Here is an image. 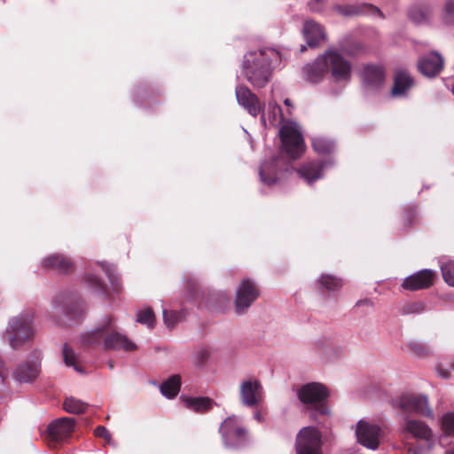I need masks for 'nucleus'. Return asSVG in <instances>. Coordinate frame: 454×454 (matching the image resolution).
Wrapping results in <instances>:
<instances>
[{
  "label": "nucleus",
  "mask_w": 454,
  "mask_h": 454,
  "mask_svg": "<svg viewBox=\"0 0 454 454\" xmlns=\"http://www.w3.org/2000/svg\"><path fill=\"white\" fill-rule=\"evenodd\" d=\"M433 8L431 4L427 3L413 4L408 12L409 18L416 24H425L429 21L432 17Z\"/></svg>",
  "instance_id": "c756f323"
},
{
  "label": "nucleus",
  "mask_w": 454,
  "mask_h": 454,
  "mask_svg": "<svg viewBox=\"0 0 454 454\" xmlns=\"http://www.w3.org/2000/svg\"><path fill=\"white\" fill-rule=\"evenodd\" d=\"M210 351L207 348H200L197 349L193 356V363L196 366H202L206 361L210 357Z\"/></svg>",
  "instance_id": "49530a36"
},
{
  "label": "nucleus",
  "mask_w": 454,
  "mask_h": 454,
  "mask_svg": "<svg viewBox=\"0 0 454 454\" xmlns=\"http://www.w3.org/2000/svg\"><path fill=\"white\" fill-rule=\"evenodd\" d=\"M297 395L301 403L306 405L308 409L321 415L329 413V409L325 404L328 390L323 384L318 382L307 383L299 388Z\"/></svg>",
  "instance_id": "20e7f679"
},
{
  "label": "nucleus",
  "mask_w": 454,
  "mask_h": 454,
  "mask_svg": "<svg viewBox=\"0 0 454 454\" xmlns=\"http://www.w3.org/2000/svg\"><path fill=\"white\" fill-rule=\"evenodd\" d=\"M62 354L64 362L67 366H72L78 372H83V370L76 363L74 351L67 344L63 346Z\"/></svg>",
  "instance_id": "58836bf2"
},
{
  "label": "nucleus",
  "mask_w": 454,
  "mask_h": 454,
  "mask_svg": "<svg viewBox=\"0 0 454 454\" xmlns=\"http://www.w3.org/2000/svg\"><path fill=\"white\" fill-rule=\"evenodd\" d=\"M83 345H102L106 350L132 351L137 345L125 334L118 332L114 318L111 316L103 317L95 329L82 335Z\"/></svg>",
  "instance_id": "f03ea898"
},
{
  "label": "nucleus",
  "mask_w": 454,
  "mask_h": 454,
  "mask_svg": "<svg viewBox=\"0 0 454 454\" xmlns=\"http://www.w3.org/2000/svg\"><path fill=\"white\" fill-rule=\"evenodd\" d=\"M180 402L185 408L198 413H203L211 410L215 404L211 398L205 396L181 395Z\"/></svg>",
  "instance_id": "393cba45"
},
{
  "label": "nucleus",
  "mask_w": 454,
  "mask_h": 454,
  "mask_svg": "<svg viewBox=\"0 0 454 454\" xmlns=\"http://www.w3.org/2000/svg\"><path fill=\"white\" fill-rule=\"evenodd\" d=\"M107 364H108L109 369L113 370L114 369V363L112 361H109Z\"/></svg>",
  "instance_id": "5fc2aeb1"
},
{
  "label": "nucleus",
  "mask_w": 454,
  "mask_h": 454,
  "mask_svg": "<svg viewBox=\"0 0 454 454\" xmlns=\"http://www.w3.org/2000/svg\"><path fill=\"white\" fill-rule=\"evenodd\" d=\"M402 348L417 357H425L433 353V349L428 344L416 339L405 342Z\"/></svg>",
  "instance_id": "7c9ffc66"
},
{
  "label": "nucleus",
  "mask_w": 454,
  "mask_h": 454,
  "mask_svg": "<svg viewBox=\"0 0 454 454\" xmlns=\"http://www.w3.org/2000/svg\"><path fill=\"white\" fill-rule=\"evenodd\" d=\"M445 454H454V448L448 450Z\"/></svg>",
  "instance_id": "6e6d98bb"
},
{
  "label": "nucleus",
  "mask_w": 454,
  "mask_h": 454,
  "mask_svg": "<svg viewBox=\"0 0 454 454\" xmlns=\"http://www.w3.org/2000/svg\"><path fill=\"white\" fill-rule=\"evenodd\" d=\"M285 105L287 106H291V100L286 98L285 101H284Z\"/></svg>",
  "instance_id": "864d4df0"
},
{
  "label": "nucleus",
  "mask_w": 454,
  "mask_h": 454,
  "mask_svg": "<svg viewBox=\"0 0 454 454\" xmlns=\"http://www.w3.org/2000/svg\"><path fill=\"white\" fill-rule=\"evenodd\" d=\"M333 162L330 160L321 161L314 160L304 163L298 169L297 173L300 177L304 179L308 184H312L315 181L322 178L324 170L332 166Z\"/></svg>",
  "instance_id": "aec40b11"
},
{
  "label": "nucleus",
  "mask_w": 454,
  "mask_h": 454,
  "mask_svg": "<svg viewBox=\"0 0 454 454\" xmlns=\"http://www.w3.org/2000/svg\"><path fill=\"white\" fill-rule=\"evenodd\" d=\"M280 60V53L273 48L248 51L243 57L241 75L254 88H263L270 82L272 69Z\"/></svg>",
  "instance_id": "f257e3e1"
},
{
  "label": "nucleus",
  "mask_w": 454,
  "mask_h": 454,
  "mask_svg": "<svg viewBox=\"0 0 454 454\" xmlns=\"http://www.w3.org/2000/svg\"><path fill=\"white\" fill-rule=\"evenodd\" d=\"M443 59L437 51H432L424 55L418 62L419 72L429 78L437 76L443 69Z\"/></svg>",
  "instance_id": "a211bd4d"
},
{
  "label": "nucleus",
  "mask_w": 454,
  "mask_h": 454,
  "mask_svg": "<svg viewBox=\"0 0 454 454\" xmlns=\"http://www.w3.org/2000/svg\"><path fill=\"white\" fill-rule=\"evenodd\" d=\"M303 35L310 47L317 46L325 39L323 27L314 20H307L303 25Z\"/></svg>",
  "instance_id": "bb28decb"
},
{
  "label": "nucleus",
  "mask_w": 454,
  "mask_h": 454,
  "mask_svg": "<svg viewBox=\"0 0 454 454\" xmlns=\"http://www.w3.org/2000/svg\"><path fill=\"white\" fill-rule=\"evenodd\" d=\"M317 288L321 291H336L342 286V280L333 275L323 274L315 283Z\"/></svg>",
  "instance_id": "2f4dec72"
},
{
  "label": "nucleus",
  "mask_w": 454,
  "mask_h": 454,
  "mask_svg": "<svg viewBox=\"0 0 454 454\" xmlns=\"http://www.w3.org/2000/svg\"><path fill=\"white\" fill-rule=\"evenodd\" d=\"M289 164L282 157H272L262 161L259 168L262 184L270 186L280 181Z\"/></svg>",
  "instance_id": "ddd939ff"
},
{
  "label": "nucleus",
  "mask_w": 454,
  "mask_h": 454,
  "mask_svg": "<svg viewBox=\"0 0 454 454\" xmlns=\"http://www.w3.org/2000/svg\"><path fill=\"white\" fill-rule=\"evenodd\" d=\"M355 433L357 442L371 450H378L384 438L382 428L378 424L364 419L356 423Z\"/></svg>",
  "instance_id": "9d476101"
},
{
  "label": "nucleus",
  "mask_w": 454,
  "mask_h": 454,
  "mask_svg": "<svg viewBox=\"0 0 454 454\" xmlns=\"http://www.w3.org/2000/svg\"><path fill=\"white\" fill-rule=\"evenodd\" d=\"M403 431L410 434L412 437L426 442L425 446L409 447V453L427 454L433 449L434 445L433 432L424 421L408 419L403 423Z\"/></svg>",
  "instance_id": "1a4fd4ad"
},
{
  "label": "nucleus",
  "mask_w": 454,
  "mask_h": 454,
  "mask_svg": "<svg viewBox=\"0 0 454 454\" xmlns=\"http://www.w3.org/2000/svg\"><path fill=\"white\" fill-rule=\"evenodd\" d=\"M321 56L334 82L348 83L351 80L352 65L337 49L329 48Z\"/></svg>",
  "instance_id": "39448f33"
},
{
  "label": "nucleus",
  "mask_w": 454,
  "mask_h": 454,
  "mask_svg": "<svg viewBox=\"0 0 454 454\" xmlns=\"http://www.w3.org/2000/svg\"><path fill=\"white\" fill-rule=\"evenodd\" d=\"M63 406L67 412L73 414L82 413L88 408V404L74 397H67Z\"/></svg>",
  "instance_id": "c9c22d12"
},
{
  "label": "nucleus",
  "mask_w": 454,
  "mask_h": 454,
  "mask_svg": "<svg viewBox=\"0 0 454 454\" xmlns=\"http://www.w3.org/2000/svg\"><path fill=\"white\" fill-rule=\"evenodd\" d=\"M39 374L38 362H26L20 364L13 372L15 380L20 383H27L35 380Z\"/></svg>",
  "instance_id": "c85d7f7f"
},
{
  "label": "nucleus",
  "mask_w": 454,
  "mask_h": 454,
  "mask_svg": "<svg viewBox=\"0 0 454 454\" xmlns=\"http://www.w3.org/2000/svg\"><path fill=\"white\" fill-rule=\"evenodd\" d=\"M75 421L72 418H60L47 427V438L52 442H60L67 439L74 428Z\"/></svg>",
  "instance_id": "dca6fc26"
},
{
  "label": "nucleus",
  "mask_w": 454,
  "mask_h": 454,
  "mask_svg": "<svg viewBox=\"0 0 454 454\" xmlns=\"http://www.w3.org/2000/svg\"><path fill=\"white\" fill-rule=\"evenodd\" d=\"M238 104L242 106L253 117L262 113V104L259 98L252 90L244 85H238L235 90Z\"/></svg>",
  "instance_id": "f3484780"
},
{
  "label": "nucleus",
  "mask_w": 454,
  "mask_h": 454,
  "mask_svg": "<svg viewBox=\"0 0 454 454\" xmlns=\"http://www.w3.org/2000/svg\"><path fill=\"white\" fill-rule=\"evenodd\" d=\"M137 322L145 325L148 328H153L155 317L151 308H145L137 313Z\"/></svg>",
  "instance_id": "e433bc0d"
},
{
  "label": "nucleus",
  "mask_w": 454,
  "mask_h": 454,
  "mask_svg": "<svg viewBox=\"0 0 454 454\" xmlns=\"http://www.w3.org/2000/svg\"><path fill=\"white\" fill-rule=\"evenodd\" d=\"M441 19L445 25L454 27V0H446L442 7Z\"/></svg>",
  "instance_id": "4c0bfd02"
},
{
  "label": "nucleus",
  "mask_w": 454,
  "mask_h": 454,
  "mask_svg": "<svg viewBox=\"0 0 454 454\" xmlns=\"http://www.w3.org/2000/svg\"><path fill=\"white\" fill-rule=\"evenodd\" d=\"M413 86V79L406 69H397L394 78V86L391 90L393 97H403Z\"/></svg>",
  "instance_id": "b1692460"
},
{
  "label": "nucleus",
  "mask_w": 454,
  "mask_h": 454,
  "mask_svg": "<svg viewBox=\"0 0 454 454\" xmlns=\"http://www.w3.org/2000/svg\"><path fill=\"white\" fill-rule=\"evenodd\" d=\"M94 433L96 436L105 438L107 442H111V434L105 427L98 426Z\"/></svg>",
  "instance_id": "09e8293b"
},
{
  "label": "nucleus",
  "mask_w": 454,
  "mask_h": 454,
  "mask_svg": "<svg viewBox=\"0 0 454 454\" xmlns=\"http://www.w3.org/2000/svg\"><path fill=\"white\" fill-rule=\"evenodd\" d=\"M436 372H437V373H438L441 377H442V378H444V379H447V378H449V377H450V372H449L448 371H445V370H442V369H440V368H439V366H437V367H436Z\"/></svg>",
  "instance_id": "3c124183"
},
{
  "label": "nucleus",
  "mask_w": 454,
  "mask_h": 454,
  "mask_svg": "<svg viewBox=\"0 0 454 454\" xmlns=\"http://www.w3.org/2000/svg\"><path fill=\"white\" fill-rule=\"evenodd\" d=\"M325 73L327 72L321 55L313 63L307 64L302 69L303 78L311 83L319 82Z\"/></svg>",
  "instance_id": "a878e982"
},
{
  "label": "nucleus",
  "mask_w": 454,
  "mask_h": 454,
  "mask_svg": "<svg viewBox=\"0 0 454 454\" xmlns=\"http://www.w3.org/2000/svg\"><path fill=\"white\" fill-rule=\"evenodd\" d=\"M86 282L88 283L89 286L94 290V292L103 296L106 295L103 281L99 278L92 274H88L86 275Z\"/></svg>",
  "instance_id": "79ce46f5"
},
{
  "label": "nucleus",
  "mask_w": 454,
  "mask_h": 454,
  "mask_svg": "<svg viewBox=\"0 0 454 454\" xmlns=\"http://www.w3.org/2000/svg\"><path fill=\"white\" fill-rule=\"evenodd\" d=\"M312 147L314 151L318 154H327L334 150L335 145L333 141L323 137H314L312 139Z\"/></svg>",
  "instance_id": "f704fd0d"
},
{
  "label": "nucleus",
  "mask_w": 454,
  "mask_h": 454,
  "mask_svg": "<svg viewBox=\"0 0 454 454\" xmlns=\"http://www.w3.org/2000/svg\"><path fill=\"white\" fill-rule=\"evenodd\" d=\"M300 51H301V52H302V51H306V46L301 45V50H300Z\"/></svg>",
  "instance_id": "4d7b16f0"
},
{
  "label": "nucleus",
  "mask_w": 454,
  "mask_h": 454,
  "mask_svg": "<svg viewBox=\"0 0 454 454\" xmlns=\"http://www.w3.org/2000/svg\"><path fill=\"white\" fill-rule=\"evenodd\" d=\"M263 387L256 379L243 380L239 386V398L241 403L249 408L256 407L262 401Z\"/></svg>",
  "instance_id": "2eb2a0df"
},
{
  "label": "nucleus",
  "mask_w": 454,
  "mask_h": 454,
  "mask_svg": "<svg viewBox=\"0 0 454 454\" xmlns=\"http://www.w3.org/2000/svg\"><path fill=\"white\" fill-rule=\"evenodd\" d=\"M181 319V312L163 310V320L168 328H173Z\"/></svg>",
  "instance_id": "c03bdc74"
},
{
  "label": "nucleus",
  "mask_w": 454,
  "mask_h": 454,
  "mask_svg": "<svg viewBox=\"0 0 454 454\" xmlns=\"http://www.w3.org/2000/svg\"><path fill=\"white\" fill-rule=\"evenodd\" d=\"M223 444L228 449L243 447L249 442L248 431L239 424V419L235 416L226 418L219 427Z\"/></svg>",
  "instance_id": "423d86ee"
},
{
  "label": "nucleus",
  "mask_w": 454,
  "mask_h": 454,
  "mask_svg": "<svg viewBox=\"0 0 454 454\" xmlns=\"http://www.w3.org/2000/svg\"><path fill=\"white\" fill-rule=\"evenodd\" d=\"M100 266L106 275L107 276L109 281L111 282L112 288L114 291H118L120 288V285L118 284V279L115 275V269L113 265H109L106 262H100Z\"/></svg>",
  "instance_id": "a19ab883"
},
{
  "label": "nucleus",
  "mask_w": 454,
  "mask_h": 454,
  "mask_svg": "<svg viewBox=\"0 0 454 454\" xmlns=\"http://www.w3.org/2000/svg\"><path fill=\"white\" fill-rule=\"evenodd\" d=\"M435 272L432 270H421L403 280L402 287L410 291L425 289L432 286Z\"/></svg>",
  "instance_id": "6ab92c4d"
},
{
  "label": "nucleus",
  "mask_w": 454,
  "mask_h": 454,
  "mask_svg": "<svg viewBox=\"0 0 454 454\" xmlns=\"http://www.w3.org/2000/svg\"><path fill=\"white\" fill-rule=\"evenodd\" d=\"M43 268L47 270H54L60 273H68L73 270L72 261L60 254H53L45 256L41 261Z\"/></svg>",
  "instance_id": "5701e85b"
},
{
  "label": "nucleus",
  "mask_w": 454,
  "mask_h": 454,
  "mask_svg": "<svg viewBox=\"0 0 454 454\" xmlns=\"http://www.w3.org/2000/svg\"><path fill=\"white\" fill-rule=\"evenodd\" d=\"M278 135L284 151L294 160L298 159L305 151V145L299 125L288 121L281 126Z\"/></svg>",
  "instance_id": "0eeeda50"
},
{
  "label": "nucleus",
  "mask_w": 454,
  "mask_h": 454,
  "mask_svg": "<svg viewBox=\"0 0 454 454\" xmlns=\"http://www.w3.org/2000/svg\"><path fill=\"white\" fill-rule=\"evenodd\" d=\"M356 307H360V306L372 307V301L369 299L359 300L356 301Z\"/></svg>",
  "instance_id": "8fccbe9b"
},
{
  "label": "nucleus",
  "mask_w": 454,
  "mask_h": 454,
  "mask_svg": "<svg viewBox=\"0 0 454 454\" xmlns=\"http://www.w3.org/2000/svg\"><path fill=\"white\" fill-rule=\"evenodd\" d=\"M426 309V304L422 301L412 302L404 305L401 309L402 315L419 314Z\"/></svg>",
  "instance_id": "37998d69"
},
{
  "label": "nucleus",
  "mask_w": 454,
  "mask_h": 454,
  "mask_svg": "<svg viewBox=\"0 0 454 454\" xmlns=\"http://www.w3.org/2000/svg\"><path fill=\"white\" fill-rule=\"evenodd\" d=\"M333 11L347 18L370 12L372 15H378L384 19V15L379 8L367 4H336L333 6Z\"/></svg>",
  "instance_id": "412c9836"
},
{
  "label": "nucleus",
  "mask_w": 454,
  "mask_h": 454,
  "mask_svg": "<svg viewBox=\"0 0 454 454\" xmlns=\"http://www.w3.org/2000/svg\"><path fill=\"white\" fill-rule=\"evenodd\" d=\"M296 454H323L322 434L314 427H305L296 436Z\"/></svg>",
  "instance_id": "f8f14e48"
},
{
  "label": "nucleus",
  "mask_w": 454,
  "mask_h": 454,
  "mask_svg": "<svg viewBox=\"0 0 454 454\" xmlns=\"http://www.w3.org/2000/svg\"><path fill=\"white\" fill-rule=\"evenodd\" d=\"M442 428L445 434L454 435V412H448L442 416Z\"/></svg>",
  "instance_id": "a18cd8bd"
},
{
  "label": "nucleus",
  "mask_w": 454,
  "mask_h": 454,
  "mask_svg": "<svg viewBox=\"0 0 454 454\" xmlns=\"http://www.w3.org/2000/svg\"><path fill=\"white\" fill-rule=\"evenodd\" d=\"M392 405L405 413H415L427 418L434 417V412L428 406L427 397L423 395H402L392 400Z\"/></svg>",
  "instance_id": "9b49d317"
},
{
  "label": "nucleus",
  "mask_w": 454,
  "mask_h": 454,
  "mask_svg": "<svg viewBox=\"0 0 454 454\" xmlns=\"http://www.w3.org/2000/svg\"><path fill=\"white\" fill-rule=\"evenodd\" d=\"M364 86L370 90L380 89L385 81V72L381 66L368 65L362 72Z\"/></svg>",
  "instance_id": "4be33fe9"
},
{
  "label": "nucleus",
  "mask_w": 454,
  "mask_h": 454,
  "mask_svg": "<svg viewBox=\"0 0 454 454\" xmlns=\"http://www.w3.org/2000/svg\"><path fill=\"white\" fill-rule=\"evenodd\" d=\"M315 350L320 354L331 357L334 348V342L330 336H320L313 340L312 343Z\"/></svg>",
  "instance_id": "72a5a7b5"
},
{
  "label": "nucleus",
  "mask_w": 454,
  "mask_h": 454,
  "mask_svg": "<svg viewBox=\"0 0 454 454\" xmlns=\"http://www.w3.org/2000/svg\"><path fill=\"white\" fill-rule=\"evenodd\" d=\"M260 295L256 285L249 278L243 279L236 289L235 311L243 314L252 306Z\"/></svg>",
  "instance_id": "4468645a"
},
{
  "label": "nucleus",
  "mask_w": 454,
  "mask_h": 454,
  "mask_svg": "<svg viewBox=\"0 0 454 454\" xmlns=\"http://www.w3.org/2000/svg\"><path fill=\"white\" fill-rule=\"evenodd\" d=\"M35 333L34 312L26 309L9 318L7 326L2 333V340L12 349L17 350L31 341Z\"/></svg>",
  "instance_id": "7ed1b4c3"
},
{
  "label": "nucleus",
  "mask_w": 454,
  "mask_h": 454,
  "mask_svg": "<svg viewBox=\"0 0 454 454\" xmlns=\"http://www.w3.org/2000/svg\"><path fill=\"white\" fill-rule=\"evenodd\" d=\"M180 386V377L178 375H173L161 384L160 392L164 396L173 398L178 394Z\"/></svg>",
  "instance_id": "473e14b6"
},
{
  "label": "nucleus",
  "mask_w": 454,
  "mask_h": 454,
  "mask_svg": "<svg viewBox=\"0 0 454 454\" xmlns=\"http://www.w3.org/2000/svg\"><path fill=\"white\" fill-rule=\"evenodd\" d=\"M254 419L258 421V422H263L264 421V418L263 416L262 415V413L260 411H255L254 413Z\"/></svg>",
  "instance_id": "603ef678"
},
{
  "label": "nucleus",
  "mask_w": 454,
  "mask_h": 454,
  "mask_svg": "<svg viewBox=\"0 0 454 454\" xmlns=\"http://www.w3.org/2000/svg\"><path fill=\"white\" fill-rule=\"evenodd\" d=\"M326 0H309L308 4L309 9L314 12H319L323 10Z\"/></svg>",
  "instance_id": "de8ad7c7"
},
{
  "label": "nucleus",
  "mask_w": 454,
  "mask_h": 454,
  "mask_svg": "<svg viewBox=\"0 0 454 454\" xmlns=\"http://www.w3.org/2000/svg\"><path fill=\"white\" fill-rule=\"evenodd\" d=\"M82 315V309L77 302L67 294L57 295L51 303V310L49 317H52L57 324L73 321Z\"/></svg>",
  "instance_id": "6e6552de"
},
{
  "label": "nucleus",
  "mask_w": 454,
  "mask_h": 454,
  "mask_svg": "<svg viewBox=\"0 0 454 454\" xmlns=\"http://www.w3.org/2000/svg\"><path fill=\"white\" fill-rule=\"evenodd\" d=\"M441 270L444 281L454 286V261H449L441 264Z\"/></svg>",
  "instance_id": "ea45409f"
},
{
  "label": "nucleus",
  "mask_w": 454,
  "mask_h": 454,
  "mask_svg": "<svg viewBox=\"0 0 454 454\" xmlns=\"http://www.w3.org/2000/svg\"><path fill=\"white\" fill-rule=\"evenodd\" d=\"M261 121L265 128L277 127L283 121L281 107L273 101L269 102L265 111L262 110Z\"/></svg>",
  "instance_id": "cd10ccee"
}]
</instances>
